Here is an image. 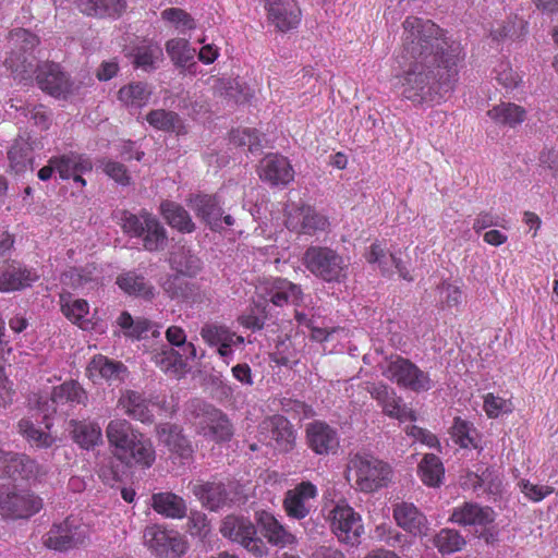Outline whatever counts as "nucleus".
Instances as JSON below:
<instances>
[{
  "mask_svg": "<svg viewBox=\"0 0 558 558\" xmlns=\"http://www.w3.org/2000/svg\"><path fill=\"white\" fill-rule=\"evenodd\" d=\"M493 521V509L489 507H481L477 504H465L459 512L456 511V522L460 524L486 525Z\"/></svg>",
  "mask_w": 558,
  "mask_h": 558,
  "instance_id": "nucleus-45",
  "label": "nucleus"
},
{
  "mask_svg": "<svg viewBox=\"0 0 558 558\" xmlns=\"http://www.w3.org/2000/svg\"><path fill=\"white\" fill-rule=\"evenodd\" d=\"M161 19L171 24L175 29L185 34L187 31L196 28V22L190 13L181 8H168L161 12Z\"/></svg>",
  "mask_w": 558,
  "mask_h": 558,
  "instance_id": "nucleus-52",
  "label": "nucleus"
},
{
  "mask_svg": "<svg viewBox=\"0 0 558 558\" xmlns=\"http://www.w3.org/2000/svg\"><path fill=\"white\" fill-rule=\"evenodd\" d=\"M166 51L178 66H186L194 58L195 50L190 47V43L184 38H172L166 43Z\"/></svg>",
  "mask_w": 558,
  "mask_h": 558,
  "instance_id": "nucleus-51",
  "label": "nucleus"
},
{
  "mask_svg": "<svg viewBox=\"0 0 558 558\" xmlns=\"http://www.w3.org/2000/svg\"><path fill=\"white\" fill-rule=\"evenodd\" d=\"M260 440L279 452L292 451L296 442V432L290 421L283 415H272L265 418L260 425Z\"/></svg>",
  "mask_w": 558,
  "mask_h": 558,
  "instance_id": "nucleus-12",
  "label": "nucleus"
},
{
  "mask_svg": "<svg viewBox=\"0 0 558 558\" xmlns=\"http://www.w3.org/2000/svg\"><path fill=\"white\" fill-rule=\"evenodd\" d=\"M60 311L64 317L72 324L78 326L83 330L93 327L89 318V304L84 299L74 298L69 292L59 295Z\"/></svg>",
  "mask_w": 558,
  "mask_h": 558,
  "instance_id": "nucleus-26",
  "label": "nucleus"
},
{
  "mask_svg": "<svg viewBox=\"0 0 558 558\" xmlns=\"http://www.w3.org/2000/svg\"><path fill=\"white\" fill-rule=\"evenodd\" d=\"M36 81L43 92L56 98H66L72 90V83L69 76L54 62L38 64Z\"/></svg>",
  "mask_w": 558,
  "mask_h": 558,
  "instance_id": "nucleus-18",
  "label": "nucleus"
},
{
  "mask_svg": "<svg viewBox=\"0 0 558 558\" xmlns=\"http://www.w3.org/2000/svg\"><path fill=\"white\" fill-rule=\"evenodd\" d=\"M151 361L162 372L180 376L184 373L186 363L182 355L172 348L163 347L159 351H155Z\"/></svg>",
  "mask_w": 558,
  "mask_h": 558,
  "instance_id": "nucleus-44",
  "label": "nucleus"
},
{
  "mask_svg": "<svg viewBox=\"0 0 558 558\" xmlns=\"http://www.w3.org/2000/svg\"><path fill=\"white\" fill-rule=\"evenodd\" d=\"M393 518L401 529L414 536L425 535L428 531L426 517L413 504H398L393 509Z\"/></svg>",
  "mask_w": 558,
  "mask_h": 558,
  "instance_id": "nucleus-27",
  "label": "nucleus"
},
{
  "mask_svg": "<svg viewBox=\"0 0 558 558\" xmlns=\"http://www.w3.org/2000/svg\"><path fill=\"white\" fill-rule=\"evenodd\" d=\"M39 274L35 268L11 259L0 266V292L20 291L32 287L38 281Z\"/></svg>",
  "mask_w": 558,
  "mask_h": 558,
  "instance_id": "nucleus-17",
  "label": "nucleus"
},
{
  "mask_svg": "<svg viewBox=\"0 0 558 558\" xmlns=\"http://www.w3.org/2000/svg\"><path fill=\"white\" fill-rule=\"evenodd\" d=\"M186 205L203 220L213 231L221 229V202L217 195L191 194L186 198Z\"/></svg>",
  "mask_w": 558,
  "mask_h": 558,
  "instance_id": "nucleus-22",
  "label": "nucleus"
},
{
  "mask_svg": "<svg viewBox=\"0 0 558 558\" xmlns=\"http://www.w3.org/2000/svg\"><path fill=\"white\" fill-rule=\"evenodd\" d=\"M162 58V49L156 43H148L135 49L134 66L150 72L157 68V62Z\"/></svg>",
  "mask_w": 558,
  "mask_h": 558,
  "instance_id": "nucleus-48",
  "label": "nucleus"
},
{
  "mask_svg": "<svg viewBox=\"0 0 558 558\" xmlns=\"http://www.w3.org/2000/svg\"><path fill=\"white\" fill-rule=\"evenodd\" d=\"M159 211L172 229L181 233H192L196 230L190 213L179 203L163 201L160 204Z\"/></svg>",
  "mask_w": 558,
  "mask_h": 558,
  "instance_id": "nucleus-34",
  "label": "nucleus"
},
{
  "mask_svg": "<svg viewBox=\"0 0 558 558\" xmlns=\"http://www.w3.org/2000/svg\"><path fill=\"white\" fill-rule=\"evenodd\" d=\"M87 401V393L83 387L74 380L64 381L63 384L54 387L51 392V404H85Z\"/></svg>",
  "mask_w": 558,
  "mask_h": 558,
  "instance_id": "nucleus-43",
  "label": "nucleus"
},
{
  "mask_svg": "<svg viewBox=\"0 0 558 558\" xmlns=\"http://www.w3.org/2000/svg\"><path fill=\"white\" fill-rule=\"evenodd\" d=\"M145 546L159 558H179L186 549L184 537L174 530L154 524L144 530Z\"/></svg>",
  "mask_w": 558,
  "mask_h": 558,
  "instance_id": "nucleus-9",
  "label": "nucleus"
},
{
  "mask_svg": "<svg viewBox=\"0 0 558 558\" xmlns=\"http://www.w3.org/2000/svg\"><path fill=\"white\" fill-rule=\"evenodd\" d=\"M317 487L311 482H302L286 493L283 508L288 517L296 520L306 518L317 497Z\"/></svg>",
  "mask_w": 558,
  "mask_h": 558,
  "instance_id": "nucleus-20",
  "label": "nucleus"
},
{
  "mask_svg": "<svg viewBox=\"0 0 558 558\" xmlns=\"http://www.w3.org/2000/svg\"><path fill=\"white\" fill-rule=\"evenodd\" d=\"M283 217L286 228L298 235H314L326 231L330 226L327 216L303 201L288 203Z\"/></svg>",
  "mask_w": 558,
  "mask_h": 558,
  "instance_id": "nucleus-6",
  "label": "nucleus"
},
{
  "mask_svg": "<svg viewBox=\"0 0 558 558\" xmlns=\"http://www.w3.org/2000/svg\"><path fill=\"white\" fill-rule=\"evenodd\" d=\"M86 372L93 381L105 379L108 381L120 380L121 374L126 372V366L119 361H113L105 355H95L89 362Z\"/></svg>",
  "mask_w": 558,
  "mask_h": 558,
  "instance_id": "nucleus-33",
  "label": "nucleus"
},
{
  "mask_svg": "<svg viewBox=\"0 0 558 558\" xmlns=\"http://www.w3.org/2000/svg\"><path fill=\"white\" fill-rule=\"evenodd\" d=\"M330 526L337 538L344 544H360L364 526L361 515L348 504L338 502L329 513Z\"/></svg>",
  "mask_w": 558,
  "mask_h": 558,
  "instance_id": "nucleus-10",
  "label": "nucleus"
},
{
  "mask_svg": "<svg viewBox=\"0 0 558 558\" xmlns=\"http://www.w3.org/2000/svg\"><path fill=\"white\" fill-rule=\"evenodd\" d=\"M169 262L171 268L182 276L194 277L202 269L201 259L184 247L173 252Z\"/></svg>",
  "mask_w": 558,
  "mask_h": 558,
  "instance_id": "nucleus-46",
  "label": "nucleus"
},
{
  "mask_svg": "<svg viewBox=\"0 0 558 558\" xmlns=\"http://www.w3.org/2000/svg\"><path fill=\"white\" fill-rule=\"evenodd\" d=\"M262 296L266 302L282 307L289 303L298 305L302 300L303 292L300 286L288 279L276 278L264 286Z\"/></svg>",
  "mask_w": 558,
  "mask_h": 558,
  "instance_id": "nucleus-23",
  "label": "nucleus"
},
{
  "mask_svg": "<svg viewBox=\"0 0 558 558\" xmlns=\"http://www.w3.org/2000/svg\"><path fill=\"white\" fill-rule=\"evenodd\" d=\"M192 492L204 507L209 510H218L226 505L227 493L221 483L196 482Z\"/></svg>",
  "mask_w": 558,
  "mask_h": 558,
  "instance_id": "nucleus-36",
  "label": "nucleus"
},
{
  "mask_svg": "<svg viewBox=\"0 0 558 558\" xmlns=\"http://www.w3.org/2000/svg\"><path fill=\"white\" fill-rule=\"evenodd\" d=\"M14 483L0 486V514L10 519H27L43 508V500L16 482L19 478L36 481L39 469L31 456H0V477Z\"/></svg>",
  "mask_w": 558,
  "mask_h": 558,
  "instance_id": "nucleus-2",
  "label": "nucleus"
},
{
  "mask_svg": "<svg viewBox=\"0 0 558 558\" xmlns=\"http://www.w3.org/2000/svg\"><path fill=\"white\" fill-rule=\"evenodd\" d=\"M157 435L171 453H185L192 451L190 441L183 435L182 428L171 423H162L157 426Z\"/></svg>",
  "mask_w": 558,
  "mask_h": 558,
  "instance_id": "nucleus-40",
  "label": "nucleus"
},
{
  "mask_svg": "<svg viewBox=\"0 0 558 558\" xmlns=\"http://www.w3.org/2000/svg\"><path fill=\"white\" fill-rule=\"evenodd\" d=\"M518 486L522 494L534 502L543 500L554 492V488L550 486L532 484L527 480H520Z\"/></svg>",
  "mask_w": 558,
  "mask_h": 558,
  "instance_id": "nucleus-60",
  "label": "nucleus"
},
{
  "mask_svg": "<svg viewBox=\"0 0 558 558\" xmlns=\"http://www.w3.org/2000/svg\"><path fill=\"white\" fill-rule=\"evenodd\" d=\"M149 400L142 392L128 389L119 397L117 407L132 420L151 423L154 414L149 409Z\"/></svg>",
  "mask_w": 558,
  "mask_h": 558,
  "instance_id": "nucleus-25",
  "label": "nucleus"
},
{
  "mask_svg": "<svg viewBox=\"0 0 558 558\" xmlns=\"http://www.w3.org/2000/svg\"><path fill=\"white\" fill-rule=\"evenodd\" d=\"M73 440L84 450L102 444V430L97 422L71 420Z\"/></svg>",
  "mask_w": 558,
  "mask_h": 558,
  "instance_id": "nucleus-35",
  "label": "nucleus"
},
{
  "mask_svg": "<svg viewBox=\"0 0 558 558\" xmlns=\"http://www.w3.org/2000/svg\"><path fill=\"white\" fill-rule=\"evenodd\" d=\"M456 444L462 449H477L478 434L468 422L456 417Z\"/></svg>",
  "mask_w": 558,
  "mask_h": 558,
  "instance_id": "nucleus-54",
  "label": "nucleus"
},
{
  "mask_svg": "<svg viewBox=\"0 0 558 558\" xmlns=\"http://www.w3.org/2000/svg\"><path fill=\"white\" fill-rule=\"evenodd\" d=\"M355 471L356 484L362 490L371 492L383 486L390 475V468L376 456H355L350 462Z\"/></svg>",
  "mask_w": 558,
  "mask_h": 558,
  "instance_id": "nucleus-14",
  "label": "nucleus"
},
{
  "mask_svg": "<svg viewBox=\"0 0 558 558\" xmlns=\"http://www.w3.org/2000/svg\"><path fill=\"white\" fill-rule=\"evenodd\" d=\"M151 90L146 83L132 82L122 86L118 92L119 100L129 109L138 110L146 106Z\"/></svg>",
  "mask_w": 558,
  "mask_h": 558,
  "instance_id": "nucleus-41",
  "label": "nucleus"
},
{
  "mask_svg": "<svg viewBox=\"0 0 558 558\" xmlns=\"http://www.w3.org/2000/svg\"><path fill=\"white\" fill-rule=\"evenodd\" d=\"M496 80L505 88H515L521 83V76L512 69L508 61H501L496 68Z\"/></svg>",
  "mask_w": 558,
  "mask_h": 558,
  "instance_id": "nucleus-59",
  "label": "nucleus"
},
{
  "mask_svg": "<svg viewBox=\"0 0 558 558\" xmlns=\"http://www.w3.org/2000/svg\"><path fill=\"white\" fill-rule=\"evenodd\" d=\"M137 456H107L100 468L99 476L110 486L123 482L124 478L134 473L132 461Z\"/></svg>",
  "mask_w": 558,
  "mask_h": 558,
  "instance_id": "nucleus-29",
  "label": "nucleus"
},
{
  "mask_svg": "<svg viewBox=\"0 0 558 558\" xmlns=\"http://www.w3.org/2000/svg\"><path fill=\"white\" fill-rule=\"evenodd\" d=\"M10 167L15 173H23L33 165V148L24 140H17L8 151Z\"/></svg>",
  "mask_w": 558,
  "mask_h": 558,
  "instance_id": "nucleus-47",
  "label": "nucleus"
},
{
  "mask_svg": "<svg viewBox=\"0 0 558 558\" xmlns=\"http://www.w3.org/2000/svg\"><path fill=\"white\" fill-rule=\"evenodd\" d=\"M383 375L399 387L415 392L426 391L430 388L428 375L410 360L401 356L391 360L383 372Z\"/></svg>",
  "mask_w": 558,
  "mask_h": 558,
  "instance_id": "nucleus-11",
  "label": "nucleus"
},
{
  "mask_svg": "<svg viewBox=\"0 0 558 558\" xmlns=\"http://www.w3.org/2000/svg\"><path fill=\"white\" fill-rule=\"evenodd\" d=\"M267 22L278 32L287 33L301 23L302 12L296 0H264Z\"/></svg>",
  "mask_w": 558,
  "mask_h": 558,
  "instance_id": "nucleus-16",
  "label": "nucleus"
},
{
  "mask_svg": "<svg viewBox=\"0 0 558 558\" xmlns=\"http://www.w3.org/2000/svg\"><path fill=\"white\" fill-rule=\"evenodd\" d=\"M92 529L81 519L69 517L54 523L43 536V544L52 550L64 551L82 545L90 536Z\"/></svg>",
  "mask_w": 558,
  "mask_h": 558,
  "instance_id": "nucleus-7",
  "label": "nucleus"
},
{
  "mask_svg": "<svg viewBox=\"0 0 558 558\" xmlns=\"http://www.w3.org/2000/svg\"><path fill=\"white\" fill-rule=\"evenodd\" d=\"M10 43L13 47L4 59V66L14 80H31L37 72L34 51L40 44L39 37L25 28H16L10 33Z\"/></svg>",
  "mask_w": 558,
  "mask_h": 558,
  "instance_id": "nucleus-4",
  "label": "nucleus"
},
{
  "mask_svg": "<svg viewBox=\"0 0 558 558\" xmlns=\"http://www.w3.org/2000/svg\"><path fill=\"white\" fill-rule=\"evenodd\" d=\"M306 440L315 453H329L336 451L339 446L337 430L323 421H314L307 424Z\"/></svg>",
  "mask_w": 558,
  "mask_h": 558,
  "instance_id": "nucleus-24",
  "label": "nucleus"
},
{
  "mask_svg": "<svg viewBox=\"0 0 558 558\" xmlns=\"http://www.w3.org/2000/svg\"><path fill=\"white\" fill-rule=\"evenodd\" d=\"M302 262L310 272L324 281L338 282L345 278L348 266L344 258L328 246L312 245L307 247Z\"/></svg>",
  "mask_w": 558,
  "mask_h": 558,
  "instance_id": "nucleus-5",
  "label": "nucleus"
},
{
  "mask_svg": "<svg viewBox=\"0 0 558 558\" xmlns=\"http://www.w3.org/2000/svg\"><path fill=\"white\" fill-rule=\"evenodd\" d=\"M146 121L158 131L175 133L178 135L186 133L182 119L174 111L154 109L147 113Z\"/></svg>",
  "mask_w": 558,
  "mask_h": 558,
  "instance_id": "nucleus-39",
  "label": "nucleus"
},
{
  "mask_svg": "<svg viewBox=\"0 0 558 558\" xmlns=\"http://www.w3.org/2000/svg\"><path fill=\"white\" fill-rule=\"evenodd\" d=\"M506 226L507 220L498 215L493 214L492 211L480 213L473 222V229L476 233H480L482 230H485L489 227L506 228Z\"/></svg>",
  "mask_w": 558,
  "mask_h": 558,
  "instance_id": "nucleus-63",
  "label": "nucleus"
},
{
  "mask_svg": "<svg viewBox=\"0 0 558 558\" xmlns=\"http://www.w3.org/2000/svg\"><path fill=\"white\" fill-rule=\"evenodd\" d=\"M258 174L264 182L271 186H286L294 180V169L290 160L279 154H269L264 157Z\"/></svg>",
  "mask_w": 558,
  "mask_h": 558,
  "instance_id": "nucleus-21",
  "label": "nucleus"
},
{
  "mask_svg": "<svg viewBox=\"0 0 558 558\" xmlns=\"http://www.w3.org/2000/svg\"><path fill=\"white\" fill-rule=\"evenodd\" d=\"M271 360L279 366H286L289 368H294L300 359L295 349L286 342H281L277 345L276 351L271 354Z\"/></svg>",
  "mask_w": 558,
  "mask_h": 558,
  "instance_id": "nucleus-57",
  "label": "nucleus"
},
{
  "mask_svg": "<svg viewBox=\"0 0 558 558\" xmlns=\"http://www.w3.org/2000/svg\"><path fill=\"white\" fill-rule=\"evenodd\" d=\"M104 171L118 184L126 186L131 183V175L126 167L121 162L108 160L104 163Z\"/></svg>",
  "mask_w": 558,
  "mask_h": 558,
  "instance_id": "nucleus-62",
  "label": "nucleus"
},
{
  "mask_svg": "<svg viewBox=\"0 0 558 558\" xmlns=\"http://www.w3.org/2000/svg\"><path fill=\"white\" fill-rule=\"evenodd\" d=\"M19 430L33 447L38 449L50 448L56 441L52 435L36 428L28 418H22L19 422Z\"/></svg>",
  "mask_w": 558,
  "mask_h": 558,
  "instance_id": "nucleus-49",
  "label": "nucleus"
},
{
  "mask_svg": "<svg viewBox=\"0 0 558 558\" xmlns=\"http://www.w3.org/2000/svg\"><path fill=\"white\" fill-rule=\"evenodd\" d=\"M256 521L268 542L278 547H286L296 543V537L268 511L256 512Z\"/></svg>",
  "mask_w": 558,
  "mask_h": 558,
  "instance_id": "nucleus-28",
  "label": "nucleus"
},
{
  "mask_svg": "<svg viewBox=\"0 0 558 558\" xmlns=\"http://www.w3.org/2000/svg\"><path fill=\"white\" fill-rule=\"evenodd\" d=\"M80 12L92 17H118L126 9V0H74Z\"/></svg>",
  "mask_w": 558,
  "mask_h": 558,
  "instance_id": "nucleus-32",
  "label": "nucleus"
},
{
  "mask_svg": "<svg viewBox=\"0 0 558 558\" xmlns=\"http://www.w3.org/2000/svg\"><path fill=\"white\" fill-rule=\"evenodd\" d=\"M199 412L196 414L197 427L199 433L216 441L222 442L231 439L233 435V426L228 416L219 409L202 403Z\"/></svg>",
  "mask_w": 558,
  "mask_h": 558,
  "instance_id": "nucleus-15",
  "label": "nucleus"
},
{
  "mask_svg": "<svg viewBox=\"0 0 558 558\" xmlns=\"http://www.w3.org/2000/svg\"><path fill=\"white\" fill-rule=\"evenodd\" d=\"M484 411L490 418H497L504 413H510L513 410V403L510 399H505L494 393H487L484 397Z\"/></svg>",
  "mask_w": 558,
  "mask_h": 558,
  "instance_id": "nucleus-56",
  "label": "nucleus"
},
{
  "mask_svg": "<svg viewBox=\"0 0 558 558\" xmlns=\"http://www.w3.org/2000/svg\"><path fill=\"white\" fill-rule=\"evenodd\" d=\"M151 507L157 513L172 519H181L186 513L185 501L173 493L154 494Z\"/></svg>",
  "mask_w": 558,
  "mask_h": 558,
  "instance_id": "nucleus-38",
  "label": "nucleus"
},
{
  "mask_svg": "<svg viewBox=\"0 0 558 558\" xmlns=\"http://www.w3.org/2000/svg\"><path fill=\"white\" fill-rule=\"evenodd\" d=\"M106 437L111 447L125 453H150L151 442L124 418L111 420L106 427Z\"/></svg>",
  "mask_w": 558,
  "mask_h": 558,
  "instance_id": "nucleus-8",
  "label": "nucleus"
},
{
  "mask_svg": "<svg viewBox=\"0 0 558 558\" xmlns=\"http://www.w3.org/2000/svg\"><path fill=\"white\" fill-rule=\"evenodd\" d=\"M230 141L236 146H247L251 153L258 151L262 148L260 134L256 129L243 128L232 130Z\"/></svg>",
  "mask_w": 558,
  "mask_h": 558,
  "instance_id": "nucleus-53",
  "label": "nucleus"
},
{
  "mask_svg": "<svg viewBox=\"0 0 558 558\" xmlns=\"http://www.w3.org/2000/svg\"><path fill=\"white\" fill-rule=\"evenodd\" d=\"M367 391L381 407L384 414L389 417L397 418L400 422L415 421L416 414L413 410L402 407V399L398 397L396 391L385 384H372L367 387Z\"/></svg>",
  "mask_w": 558,
  "mask_h": 558,
  "instance_id": "nucleus-19",
  "label": "nucleus"
},
{
  "mask_svg": "<svg viewBox=\"0 0 558 558\" xmlns=\"http://www.w3.org/2000/svg\"><path fill=\"white\" fill-rule=\"evenodd\" d=\"M220 532L225 537L243 545L256 557L267 554L264 542L256 537L254 524L244 517L228 515L222 522Z\"/></svg>",
  "mask_w": 558,
  "mask_h": 558,
  "instance_id": "nucleus-13",
  "label": "nucleus"
},
{
  "mask_svg": "<svg viewBox=\"0 0 558 558\" xmlns=\"http://www.w3.org/2000/svg\"><path fill=\"white\" fill-rule=\"evenodd\" d=\"M116 283L129 295L141 296L150 300L154 296V287L144 276L134 271H128L117 277Z\"/></svg>",
  "mask_w": 558,
  "mask_h": 558,
  "instance_id": "nucleus-42",
  "label": "nucleus"
},
{
  "mask_svg": "<svg viewBox=\"0 0 558 558\" xmlns=\"http://www.w3.org/2000/svg\"><path fill=\"white\" fill-rule=\"evenodd\" d=\"M481 488L490 495H500L502 492V480L500 473L492 468L480 472Z\"/></svg>",
  "mask_w": 558,
  "mask_h": 558,
  "instance_id": "nucleus-58",
  "label": "nucleus"
},
{
  "mask_svg": "<svg viewBox=\"0 0 558 558\" xmlns=\"http://www.w3.org/2000/svg\"><path fill=\"white\" fill-rule=\"evenodd\" d=\"M526 33L527 23L518 15H513L501 23H497V25L490 29L489 37L493 41L501 44L507 40H520Z\"/></svg>",
  "mask_w": 558,
  "mask_h": 558,
  "instance_id": "nucleus-37",
  "label": "nucleus"
},
{
  "mask_svg": "<svg viewBox=\"0 0 558 558\" xmlns=\"http://www.w3.org/2000/svg\"><path fill=\"white\" fill-rule=\"evenodd\" d=\"M201 336L209 347H218L226 341H231L232 331L226 326L206 324L201 329Z\"/></svg>",
  "mask_w": 558,
  "mask_h": 558,
  "instance_id": "nucleus-55",
  "label": "nucleus"
},
{
  "mask_svg": "<svg viewBox=\"0 0 558 558\" xmlns=\"http://www.w3.org/2000/svg\"><path fill=\"white\" fill-rule=\"evenodd\" d=\"M52 162L57 168L59 178L64 181L70 180L75 172H90L93 170L92 159L73 150L52 156Z\"/></svg>",
  "mask_w": 558,
  "mask_h": 558,
  "instance_id": "nucleus-30",
  "label": "nucleus"
},
{
  "mask_svg": "<svg viewBox=\"0 0 558 558\" xmlns=\"http://www.w3.org/2000/svg\"><path fill=\"white\" fill-rule=\"evenodd\" d=\"M399 64L402 96L414 105L438 101L453 90V59L444 31L430 20L408 16L403 22Z\"/></svg>",
  "mask_w": 558,
  "mask_h": 558,
  "instance_id": "nucleus-1",
  "label": "nucleus"
},
{
  "mask_svg": "<svg viewBox=\"0 0 558 558\" xmlns=\"http://www.w3.org/2000/svg\"><path fill=\"white\" fill-rule=\"evenodd\" d=\"M418 473L425 485L435 487L441 483L444 466L437 456H424L420 463Z\"/></svg>",
  "mask_w": 558,
  "mask_h": 558,
  "instance_id": "nucleus-50",
  "label": "nucleus"
},
{
  "mask_svg": "<svg viewBox=\"0 0 558 558\" xmlns=\"http://www.w3.org/2000/svg\"><path fill=\"white\" fill-rule=\"evenodd\" d=\"M94 270L95 266H86V267H73L71 268L65 276H69L71 282L75 287H83L88 282L94 280Z\"/></svg>",
  "mask_w": 558,
  "mask_h": 558,
  "instance_id": "nucleus-64",
  "label": "nucleus"
},
{
  "mask_svg": "<svg viewBox=\"0 0 558 558\" xmlns=\"http://www.w3.org/2000/svg\"><path fill=\"white\" fill-rule=\"evenodd\" d=\"M487 116L497 125L515 129L526 120L527 112L524 107L518 104L501 101L493 106L487 111Z\"/></svg>",
  "mask_w": 558,
  "mask_h": 558,
  "instance_id": "nucleus-31",
  "label": "nucleus"
},
{
  "mask_svg": "<svg viewBox=\"0 0 558 558\" xmlns=\"http://www.w3.org/2000/svg\"><path fill=\"white\" fill-rule=\"evenodd\" d=\"M121 228L129 236L141 239L143 247L148 252L162 251L167 245L166 228L147 209H141L138 214L124 210L121 216Z\"/></svg>",
  "mask_w": 558,
  "mask_h": 558,
  "instance_id": "nucleus-3",
  "label": "nucleus"
},
{
  "mask_svg": "<svg viewBox=\"0 0 558 558\" xmlns=\"http://www.w3.org/2000/svg\"><path fill=\"white\" fill-rule=\"evenodd\" d=\"M538 167L553 178H558V151L554 148L545 147L538 155Z\"/></svg>",
  "mask_w": 558,
  "mask_h": 558,
  "instance_id": "nucleus-61",
  "label": "nucleus"
}]
</instances>
